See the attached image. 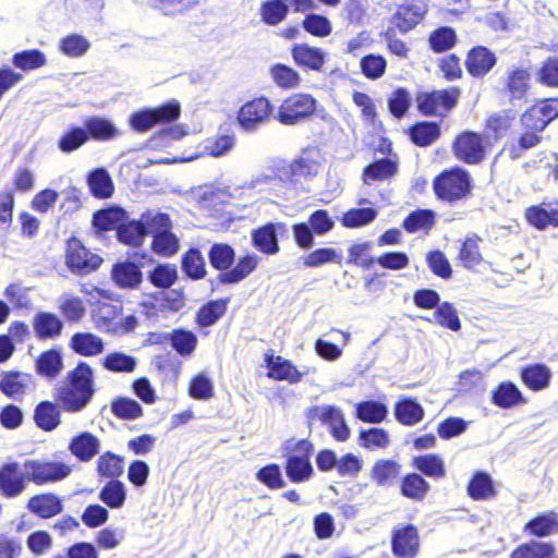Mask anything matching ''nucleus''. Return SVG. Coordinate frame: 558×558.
<instances>
[{"mask_svg":"<svg viewBox=\"0 0 558 558\" xmlns=\"http://www.w3.org/2000/svg\"><path fill=\"white\" fill-rule=\"evenodd\" d=\"M94 372L85 362L80 363L68 375V381L57 389L56 398L69 412L83 410L94 395Z\"/></svg>","mask_w":558,"mask_h":558,"instance_id":"obj_1","label":"nucleus"},{"mask_svg":"<svg viewBox=\"0 0 558 558\" xmlns=\"http://www.w3.org/2000/svg\"><path fill=\"white\" fill-rule=\"evenodd\" d=\"M144 222L153 235L151 250L154 253L169 257L178 253L179 239L171 232V220L167 214L156 210L144 213Z\"/></svg>","mask_w":558,"mask_h":558,"instance_id":"obj_2","label":"nucleus"},{"mask_svg":"<svg viewBox=\"0 0 558 558\" xmlns=\"http://www.w3.org/2000/svg\"><path fill=\"white\" fill-rule=\"evenodd\" d=\"M317 100L310 94H292L278 108L276 119L283 125H295L314 114Z\"/></svg>","mask_w":558,"mask_h":558,"instance_id":"obj_3","label":"nucleus"},{"mask_svg":"<svg viewBox=\"0 0 558 558\" xmlns=\"http://www.w3.org/2000/svg\"><path fill=\"white\" fill-rule=\"evenodd\" d=\"M434 190L439 198L452 203L470 193L471 178L466 171L453 168L435 179Z\"/></svg>","mask_w":558,"mask_h":558,"instance_id":"obj_4","label":"nucleus"},{"mask_svg":"<svg viewBox=\"0 0 558 558\" xmlns=\"http://www.w3.org/2000/svg\"><path fill=\"white\" fill-rule=\"evenodd\" d=\"M306 416L310 423L318 421L328 426L331 435L338 441H345L350 437V428L345 423L343 412L336 405H313L307 410Z\"/></svg>","mask_w":558,"mask_h":558,"instance_id":"obj_5","label":"nucleus"},{"mask_svg":"<svg viewBox=\"0 0 558 558\" xmlns=\"http://www.w3.org/2000/svg\"><path fill=\"white\" fill-rule=\"evenodd\" d=\"M180 116V105L172 100L154 109H145L134 113L130 123L132 128L140 132H145L156 124L169 123L175 121Z\"/></svg>","mask_w":558,"mask_h":558,"instance_id":"obj_6","label":"nucleus"},{"mask_svg":"<svg viewBox=\"0 0 558 558\" xmlns=\"http://www.w3.org/2000/svg\"><path fill=\"white\" fill-rule=\"evenodd\" d=\"M24 471L27 478L37 485L59 482L68 477L72 469L63 462H50L43 460H26Z\"/></svg>","mask_w":558,"mask_h":558,"instance_id":"obj_7","label":"nucleus"},{"mask_svg":"<svg viewBox=\"0 0 558 558\" xmlns=\"http://www.w3.org/2000/svg\"><path fill=\"white\" fill-rule=\"evenodd\" d=\"M271 111L270 101L266 97H259L243 105L236 119L244 131L253 132L268 121Z\"/></svg>","mask_w":558,"mask_h":558,"instance_id":"obj_8","label":"nucleus"},{"mask_svg":"<svg viewBox=\"0 0 558 558\" xmlns=\"http://www.w3.org/2000/svg\"><path fill=\"white\" fill-rule=\"evenodd\" d=\"M459 96L458 89L435 90L417 96V108L426 116H445L451 110Z\"/></svg>","mask_w":558,"mask_h":558,"instance_id":"obj_9","label":"nucleus"},{"mask_svg":"<svg viewBox=\"0 0 558 558\" xmlns=\"http://www.w3.org/2000/svg\"><path fill=\"white\" fill-rule=\"evenodd\" d=\"M101 263V257L87 251L78 240L72 239L68 242L66 265L72 271L88 274Z\"/></svg>","mask_w":558,"mask_h":558,"instance_id":"obj_10","label":"nucleus"},{"mask_svg":"<svg viewBox=\"0 0 558 558\" xmlns=\"http://www.w3.org/2000/svg\"><path fill=\"white\" fill-rule=\"evenodd\" d=\"M27 472L16 462L4 463L0 468V493L7 498L21 495L26 488Z\"/></svg>","mask_w":558,"mask_h":558,"instance_id":"obj_11","label":"nucleus"},{"mask_svg":"<svg viewBox=\"0 0 558 558\" xmlns=\"http://www.w3.org/2000/svg\"><path fill=\"white\" fill-rule=\"evenodd\" d=\"M453 151L458 159L466 163H477L485 155L484 140L477 133L464 132L456 138Z\"/></svg>","mask_w":558,"mask_h":558,"instance_id":"obj_12","label":"nucleus"},{"mask_svg":"<svg viewBox=\"0 0 558 558\" xmlns=\"http://www.w3.org/2000/svg\"><path fill=\"white\" fill-rule=\"evenodd\" d=\"M426 12L427 3L425 0H411L398 7L392 15L391 23L401 33H408L422 21Z\"/></svg>","mask_w":558,"mask_h":558,"instance_id":"obj_13","label":"nucleus"},{"mask_svg":"<svg viewBox=\"0 0 558 558\" xmlns=\"http://www.w3.org/2000/svg\"><path fill=\"white\" fill-rule=\"evenodd\" d=\"M265 362L268 368L267 376L275 380H286L289 384H296L302 380L306 372H300L291 361L280 355H274L271 351L265 353Z\"/></svg>","mask_w":558,"mask_h":558,"instance_id":"obj_14","label":"nucleus"},{"mask_svg":"<svg viewBox=\"0 0 558 558\" xmlns=\"http://www.w3.org/2000/svg\"><path fill=\"white\" fill-rule=\"evenodd\" d=\"M417 531L413 525L396 530L392 537V551L399 558H414L418 551Z\"/></svg>","mask_w":558,"mask_h":558,"instance_id":"obj_15","label":"nucleus"},{"mask_svg":"<svg viewBox=\"0 0 558 558\" xmlns=\"http://www.w3.org/2000/svg\"><path fill=\"white\" fill-rule=\"evenodd\" d=\"M33 386V377L27 373L7 372L0 375V390L9 398H21Z\"/></svg>","mask_w":558,"mask_h":558,"instance_id":"obj_16","label":"nucleus"},{"mask_svg":"<svg viewBox=\"0 0 558 558\" xmlns=\"http://www.w3.org/2000/svg\"><path fill=\"white\" fill-rule=\"evenodd\" d=\"M100 450V440L88 432L74 436L69 442V451L80 461L88 462Z\"/></svg>","mask_w":558,"mask_h":558,"instance_id":"obj_17","label":"nucleus"},{"mask_svg":"<svg viewBox=\"0 0 558 558\" xmlns=\"http://www.w3.org/2000/svg\"><path fill=\"white\" fill-rule=\"evenodd\" d=\"M292 57L299 66L314 71H322L326 61V52L324 50L306 44L295 45L292 49Z\"/></svg>","mask_w":558,"mask_h":558,"instance_id":"obj_18","label":"nucleus"},{"mask_svg":"<svg viewBox=\"0 0 558 558\" xmlns=\"http://www.w3.org/2000/svg\"><path fill=\"white\" fill-rule=\"evenodd\" d=\"M495 64V54L483 46L473 48L465 62L469 73L475 77L484 76Z\"/></svg>","mask_w":558,"mask_h":558,"instance_id":"obj_19","label":"nucleus"},{"mask_svg":"<svg viewBox=\"0 0 558 558\" xmlns=\"http://www.w3.org/2000/svg\"><path fill=\"white\" fill-rule=\"evenodd\" d=\"M33 327L39 339H53L60 336L63 323L56 314L39 312L34 316Z\"/></svg>","mask_w":558,"mask_h":558,"instance_id":"obj_20","label":"nucleus"},{"mask_svg":"<svg viewBox=\"0 0 558 558\" xmlns=\"http://www.w3.org/2000/svg\"><path fill=\"white\" fill-rule=\"evenodd\" d=\"M71 348L84 356H96L102 353V339L92 332H76L71 338Z\"/></svg>","mask_w":558,"mask_h":558,"instance_id":"obj_21","label":"nucleus"},{"mask_svg":"<svg viewBox=\"0 0 558 558\" xmlns=\"http://www.w3.org/2000/svg\"><path fill=\"white\" fill-rule=\"evenodd\" d=\"M531 74L526 69L515 68L506 76V88L511 100L522 99L530 88Z\"/></svg>","mask_w":558,"mask_h":558,"instance_id":"obj_22","label":"nucleus"},{"mask_svg":"<svg viewBox=\"0 0 558 558\" xmlns=\"http://www.w3.org/2000/svg\"><path fill=\"white\" fill-rule=\"evenodd\" d=\"M147 234L149 232L148 226L144 222V214H142L140 220L123 223L117 231L119 241L131 246L141 245Z\"/></svg>","mask_w":558,"mask_h":558,"instance_id":"obj_23","label":"nucleus"},{"mask_svg":"<svg viewBox=\"0 0 558 558\" xmlns=\"http://www.w3.org/2000/svg\"><path fill=\"white\" fill-rule=\"evenodd\" d=\"M120 308L111 303H100L93 312L96 327L108 332H118V318Z\"/></svg>","mask_w":558,"mask_h":558,"instance_id":"obj_24","label":"nucleus"},{"mask_svg":"<svg viewBox=\"0 0 558 558\" xmlns=\"http://www.w3.org/2000/svg\"><path fill=\"white\" fill-rule=\"evenodd\" d=\"M492 401L501 409H510L525 402L521 391L510 381L498 385L493 391Z\"/></svg>","mask_w":558,"mask_h":558,"instance_id":"obj_25","label":"nucleus"},{"mask_svg":"<svg viewBox=\"0 0 558 558\" xmlns=\"http://www.w3.org/2000/svg\"><path fill=\"white\" fill-rule=\"evenodd\" d=\"M28 509L41 518H50L62 511V504L56 495L43 494L29 499Z\"/></svg>","mask_w":558,"mask_h":558,"instance_id":"obj_26","label":"nucleus"},{"mask_svg":"<svg viewBox=\"0 0 558 558\" xmlns=\"http://www.w3.org/2000/svg\"><path fill=\"white\" fill-rule=\"evenodd\" d=\"M92 194L97 198H108L113 194V182L105 168L93 170L87 177Z\"/></svg>","mask_w":558,"mask_h":558,"instance_id":"obj_27","label":"nucleus"},{"mask_svg":"<svg viewBox=\"0 0 558 558\" xmlns=\"http://www.w3.org/2000/svg\"><path fill=\"white\" fill-rule=\"evenodd\" d=\"M112 278L121 288H136L142 281V272L134 263H120L112 269Z\"/></svg>","mask_w":558,"mask_h":558,"instance_id":"obj_28","label":"nucleus"},{"mask_svg":"<svg viewBox=\"0 0 558 558\" xmlns=\"http://www.w3.org/2000/svg\"><path fill=\"white\" fill-rule=\"evenodd\" d=\"M34 420L38 427L50 432L60 424V411L54 403L43 401L35 409Z\"/></svg>","mask_w":558,"mask_h":558,"instance_id":"obj_29","label":"nucleus"},{"mask_svg":"<svg viewBox=\"0 0 558 558\" xmlns=\"http://www.w3.org/2000/svg\"><path fill=\"white\" fill-rule=\"evenodd\" d=\"M550 369L542 364H535L522 369L521 378L532 390H542L549 385Z\"/></svg>","mask_w":558,"mask_h":558,"instance_id":"obj_30","label":"nucleus"},{"mask_svg":"<svg viewBox=\"0 0 558 558\" xmlns=\"http://www.w3.org/2000/svg\"><path fill=\"white\" fill-rule=\"evenodd\" d=\"M468 493L475 500L495 497L496 492L490 475L485 472H476L469 483Z\"/></svg>","mask_w":558,"mask_h":558,"instance_id":"obj_31","label":"nucleus"},{"mask_svg":"<svg viewBox=\"0 0 558 558\" xmlns=\"http://www.w3.org/2000/svg\"><path fill=\"white\" fill-rule=\"evenodd\" d=\"M46 63V54L38 49L23 50L12 56V64L24 72L38 70Z\"/></svg>","mask_w":558,"mask_h":558,"instance_id":"obj_32","label":"nucleus"},{"mask_svg":"<svg viewBox=\"0 0 558 558\" xmlns=\"http://www.w3.org/2000/svg\"><path fill=\"white\" fill-rule=\"evenodd\" d=\"M257 255H246L239 259L238 264L229 271L220 275L223 283H235L247 277L258 265Z\"/></svg>","mask_w":558,"mask_h":558,"instance_id":"obj_33","label":"nucleus"},{"mask_svg":"<svg viewBox=\"0 0 558 558\" xmlns=\"http://www.w3.org/2000/svg\"><path fill=\"white\" fill-rule=\"evenodd\" d=\"M62 367V354L54 349L41 353L36 361L37 373L48 378H54Z\"/></svg>","mask_w":558,"mask_h":558,"instance_id":"obj_34","label":"nucleus"},{"mask_svg":"<svg viewBox=\"0 0 558 558\" xmlns=\"http://www.w3.org/2000/svg\"><path fill=\"white\" fill-rule=\"evenodd\" d=\"M400 473V464L393 460L381 459L372 468V478L379 486H389Z\"/></svg>","mask_w":558,"mask_h":558,"instance_id":"obj_35","label":"nucleus"},{"mask_svg":"<svg viewBox=\"0 0 558 558\" xmlns=\"http://www.w3.org/2000/svg\"><path fill=\"white\" fill-rule=\"evenodd\" d=\"M480 242L481 239L477 235H472L461 243L459 259L468 269H473L483 262Z\"/></svg>","mask_w":558,"mask_h":558,"instance_id":"obj_36","label":"nucleus"},{"mask_svg":"<svg viewBox=\"0 0 558 558\" xmlns=\"http://www.w3.org/2000/svg\"><path fill=\"white\" fill-rule=\"evenodd\" d=\"M395 416L403 425H414L423 420L424 410L414 400L404 399L396 404Z\"/></svg>","mask_w":558,"mask_h":558,"instance_id":"obj_37","label":"nucleus"},{"mask_svg":"<svg viewBox=\"0 0 558 558\" xmlns=\"http://www.w3.org/2000/svg\"><path fill=\"white\" fill-rule=\"evenodd\" d=\"M511 558H558V551L550 544L531 542L518 547Z\"/></svg>","mask_w":558,"mask_h":558,"instance_id":"obj_38","label":"nucleus"},{"mask_svg":"<svg viewBox=\"0 0 558 558\" xmlns=\"http://www.w3.org/2000/svg\"><path fill=\"white\" fill-rule=\"evenodd\" d=\"M236 136L234 134H223L207 138L204 142V153L220 158L227 156L235 146Z\"/></svg>","mask_w":558,"mask_h":558,"instance_id":"obj_39","label":"nucleus"},{"mask_svg":"<svg viewBox=\"0 0 558 558\" xmlns=\"http://www.w3.org/2000/svg\"><path fill=\"white\" fill-rule=\"evenodd\" d=\"M172 348L182 356H190L197 345V337L186 329H175L168 336Z\"/></svg>","mask_w":558,"mask_h":558,"instance_id":"obj_40","label":"nucleus"},{"mask_svg":"<svg viewBox=\"0 0 558 558\" xmlns=\"http://www.w3.org/2000/svg\"><path fill=\"white\" fill-rule=\"evenodd\" d=\"M126 219V213L120 207H110L94 215L93 223L99 230L118 228Z\"/></svg>","mask_w":558,"mask_h":558,"instance_id":"obj_41","label":"nucleus"},{"mask_svg":"<svg viewBox=\"0 0 558 558\" xmlns=\"http://www.w3.org/2000/svg\"><path fill=\"white\" fill-rule=\"evenodd\" d=\"M288 177V169L284 162H280L275 169L258 173L254 177L247 186L250 189H258L264 186H277Z\"/></svg>","mask_w":558,"mask_h":558,"instance_id":"obj_42","label":"nucleus"},{"mask_svg":"<svg viewBox=\"0 0 558 558\" xmlns=\"http://www.w3.org/2000/svg\"><path fill=\"white\" fill-rule=\"evenodd\" d=\"M100 363L105 369L113 373H132L136 367V359L122 352L109 353Z\"/></svg>","mask_w":558,"mask_h":558,"instance_id":"obj_43","label":"nucleus"},{"mask_svg":"<svg viewBox=\"0 0 558 558\" xmlns=\"http://www.w3.org/2000/svg\"><path fill=\"white\" fill-rule=\"evenodd\" d=\"M269 74L272 81L281 88L294 89L300 86V74L288 65L275 64L270 68Z\"/></svg>","mask_w":558,"mask_h":558,"instance_id":"obj_44","label":"nucleus"},{"mask_svg":"<svg viewBox=\"0 0 558 558\" xmlns=\"http://www.w3.org/2000/svg\"><path fill=\"white\" fill-rule=\"evenodd\" d=\"M286 472L292 482L300 483L311 476L313 468L307 457L294 454L288 458Z\"/></svg>","mask_w":558,"mask_h":558,"instance_id":"obj_45","label":"nucleus"},{"mask_svg":"<svg viewBox=\"0 0 558 558\" xmlns=\"http://www.w3.org/2000/svg\"><path fill=\"white\" fill-rule=\"evenodd\" d=\"M59 311L69 323H76L85 315L83 301L80 298L68 293L60 296Z\"/></svg>","mask_w":558,"mask_h":558,"instance_id":"obj_46","label":"nucleus"},{"mask_svg":"<svg viewBox=\"0 0 558 558\" xmlns=\"http://www.w3.org/2000/svg\"><path fill=\"white\" fill-rule=\"evenodd\" d=\"M126 498L125 486L120 481H110L99 493V499L108 507L119 509Z\"/></svg>","mask_w":558,"mask_h":558,"instance_id":"obj_47","label":"nucleus"},{"mask_svg":"<svg viewBox=\"0 0 558 558\" xmlns=\"http://www.w3.org/2000/svg\"><path fill=\"white\" fill-rule=\"evenodd\" d=\"M252 239L254 245L263 253L275 254L279 250L276 230L272 223H268L254 231Z\"/></svg>","mask_w":558,"mask_h":558,"instance_id":"obj_48","label":"nucleus"},{"mask_svg":"<svg viewBox=\"0 0 558 558\" xmlns=\"http://www.w3.org/2000/svg\"><path fill=\"white\" fill-rule=\"evenodd\" d=\"M90 48L89 40L78 34H71L62 38L59 43L60 51L70 58H80Z\"/></svg>","mask_w":558,"mask_h":558,"instance_id":"obj_49","label":"nucleus"},{"mask_svg":"<svg viewBox=\"0 0 558 558\" xmlns=\"http://www.w3.org/2000/svg\"><path fill=\"white\" fill-rule=\"evenodd\" d=\"M387 414V407L378 401H364L356 404V416L363 422L380 423Z\"/></svg>","mask_w":558,"mask_h":558,"instance_id":"obj_50","label":"nucleus"},{"mask_svg":"<svg viewBox=\"0 0 558 558\" xmlns=\"http://www.w3.org/2000/svg\"><path fill=\"white\" fill-rule=\"evenodd\" d=\"M429 490V484L418 474L407 475L401 484L402 494L411 499L422 500Z\"/></svg>","mask_w":558,"mask_h":558,"instance_id":"obj_51","label":"nucleus"},{"mask_svg":"<svg viewBox=\"0 0 558 558\" xmlns=\"http://www.w3.org/2000/svg\"><path fill=\"white\" fill-rule=\"evenodd\" d=\"M289 12V7L281 0L266 1L260 7L263 22L267 25H277L282 22Z\"/></svg>","mask_w":558,"mask_h":558,"instance_id":"obj_52","label":"nucleus"},{"mask_svg":"<svg viewBox=\"0 0 558 558\" xmlns=\"http://www.w3.org/2000/svg\"><path fill=\"white\" fill-rule=\"evenodd\" d=\"M414 465L429 477L441 478L446 474L444 461L436 454L417 457L414 460Z\"/></svg>","mask_w":558,"mask_h":558,"instance_id":"obj_53","label":"nucleus"},{"mask_svg":"<svg viewBox=\"0 0 558 558\" xmlns=\"http://www.w3.org/2000/svg\"><path fill=\"white\" fill-rule=\"evenodd\" d=\"M397 171V163L388 158L380 159L364 170V182L386 180Z\"/></svg>","mask_w":558,"mask_h":558,"instance_id":"obj_54","label":"nucleus"},{"mask_svg":"<svg viewBox=\"0 0 558 558\" xmlns=\"http://www.w3.org/2000/svg\"><path fill=\"white\" fill-rule=\"evenodd\" d=\"M525 530L538 537L553 534L558 531L557 517L554 513L539 515L526 523Z\"/></svg>","mask_w":558,"mask_h":558,"instance_id":"obj_55","label":"nucleus"},{"mask_svg":"<svg viewBox=\"0 0 558 558\" xmlns=\"http://www.w3.org/2000/svg\"><path fill=\"white\" fill-rule=\"evenodd\" d=\"M521 123L529 131L542 132L549 123V120L539 102L522 114Z\"/></svg>","mask_w":558,"mask_h":558,"instance_id":"obj_56","label":"nucleus"},{"mask_svg":"<svg viewBox=\"0 0 558 558\" xmlns=\"http://www.w3.org/2000/svg\"><path fill=\"white\" fill-rule=\"evenodd\" d=\"M227 301L217 300L204 305L197 313V323L203 327L214 325L226 312Z\"/></svg>","mask_w":558,"mask_h":558,"instance_id":"obj_57","label":"nucleus"},{"mask_svg":"<svg viewBox=\"0 0 558 558\" xmlns=\"http://www.w3.org/2000/svg\"><path fill=\"white\" fill-rule=\"evenodd\" d=\"M360 68L365 77L369 80H377L385 74L387 61L380 54L371 53L361 59Z\"/></svg>","mask_w":558,"mask_h":558,"instance_id":"obj_58","label":"nucleus"},{"mask_svg":"<svg viewBox=\"0 0 558 558\" xmlns=\"http://www.w3.org/2000/svg\"><path fill=\"white\" fill-rule=\"evenodd\" d=\"M88 133L96 140L108 141L118 135L116 126L106 119L92 118L85 122Z\"/></svg>","mask_w":558,"mask_h":558,"instance_id":"obj_59","label":"nucleus"},{"mask_svg":"<svg viewBox=\"0 0 558 558\" xmlns=\"http://www.w3.org/2000/svg\"><path fill=\"white\" fill-rule=\"evenodd\" d=\"M97 471L105 477H118L123 472V459L109 451L105 452L97 461Z\"/></svg>","mask_w":558,"mask_h":558,"instance_id":"obj_60","label":"nucleus"},{"mask_svg":"<svg viewBox=\"0 0 558 558\" xmlns=\"http://www.w3.org/2000/svg\"><path fill=\"white\" fill-rule=\"evenodd\" d=\"M389 435L383 428H369L360 432L359 444L364 448L383 449L389 445Z\"/></svg>","mask_w":558,"mask_h":558,"instance_id":"obj_61","label":"nucleus"},{"mask_svg":"<svg viewBox=\"0 0 558 558\" xmlns=\"http://www.w3.org/2000/svg\"><path fill=\"white\" fill-rule=\"evenodd\" d=\"M377 216L373 208H353L347 211L341 221L347 228H360L371 223Z\"/></svg>","mask_w":558,"mask_h":558,"instance_id":"obj_62","label":"nucleus"},{"mask_svg":"<svg viewBox=\"0 0 558 558\" xmlns=\"http://www.w3.org/2000/svg\"><path fill=\"white\" fill-rule=\"evenodd\" d=\"M526 219L538 229H544L549 225L558 226V210L532 207L526 211Z\"/></svg>","mask_w":558,"mask_h":558,"instance_id":"obj_63","label":"nucleus"},{"mask_svg":"<svg viewBox=\"0 0 558 558\" xmlns=\"http://www.w3.org/2000/svg\"><path fill=\"white\" fill-rule=\"evenodd\" d=\"M439 136V126L434 122H423L413 126L412 141L420 146L432 144Z\"/></svg>","mask_w":558,"mask_h":558,"instance_id":"obj_64","label":"nucleus"}]
</instances>
